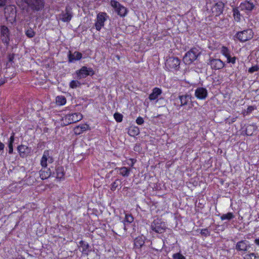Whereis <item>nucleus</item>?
<instances>
[{
    "label": "nucleus",
    "instance_id": "6ab92c4d",
    "mask_svg": "<svg viewBox=\"0 0 259 259\" xmlns=\"http://www.w3.org/2000/svg\"><path fill=\"white\" fill-rule=\"evenodd\" d=\"M67 56L69 63H72L76 61L80 60L82 58V54L77 51H75L73 53H72L71 52L69 51Z\"/></svg>",
    "mask_w": 259,
    "mask_h": 259
},
{
    "label": "nucleus",
    "instance_id": "69168bd1",
    "mask_svg": "<svg viewBox=\"0 0 259 259\" xmlns=\"http://www.w3.org/2000/svg\"><path fill=\"white\" fill-rule=\"evenodd\" d=\"M201 205H202V204H201V203H198V207H201V208H202V207H203V206H201Z\"/></svg>",
    "mask_w": 259,
    "mask_h": 259
},
{
    "label": "nucleus",
    "instance_id": "c85d7f7f",
    "mask_svg": "<svg viewBox=\"0 0 259 259\" xmlns=\"http://www.w3.org/2000/svg\"><path fill=\"white\" fill-rule=\"evenodd\" d=\"M139 134H140V130L137 126H135L133 128H130L128 131V134L131 136H133V137L138 136Z\"/></svg>",
    "mask_w": 259,
    "mask_h": 259
},
{
    "label": "nucleus",
    "instance_id": "13d9d810",
    "mask_svg": "<svg viewBox=\"0 0 259 259\" xmlns=\"http://www.w3.org/2000/svg\"><path fill=\"white\" fill-rule=\"evenodd\" d=\"M254 243L257 245V246H259V238H256L254 240Z\"/></svg>",
    "mask_w": 259,
    "mask_h": 259
},
{
    "label": "nucleus",
    "instance_id": "8fccbe9b",
    "mask_svg": "<svg viewBox=\"0 0 259 259\" xmlns=\"http://www.w3.org/2000/svg\"><path fill=\"white\" fill-rule=\"evenodd\" d=\"M14 57H15V54H9L8 55V60H9V62H10V63H12L13 62V60L14 59Z\"/></svg>",
    "mask_w": 259,
    "mask_h": 259
},
{
    "label": "nucleus",
    "instance_id": "7c9ffc66",
    "mask_svg": "<svg viewBox=\"0 0 259 259\" xmlns=\"http://www.w3.org/2000/svg\"><path fill=\"white\" fill-rule=\"evenodd\" d=\"M244 259H258L259 255L257 253L253 252L245 254L243 257Z\"/></svg>",
    "mask_w": 259,
    "mask_h": 259
},
{
    "label": "nucleus",
    "instance_id": "72a5a7b5",
    "mask_svg": "<svg viewBox=\"0 0 259 259\" xmlns=\"http://www.w3.org/2000/svg\"><path fill=\"white\" fill-rule=\"evenodd\" d=\"M120 12H121V13L119 14V16L121 17H125L128 12V10L126 8L124 7L121 5L120 6V8H119Z\"/></svg>",
    "mask_w": 259,
    "mask_h": 259
},
{
    "label": "nucleus",
    "instance_id": "412c9836",
    "mask_svg": "<svg viewBox=\"0 0 259 259\" xmlns=\"http://www.w3.org/2000/svg\"><path fill=\"white\" fill-rule=\"evenodd\" d=\"M115 170H116L117 172H119V174L124 177H127L129 176L131 168L128 167H126L125 166H123L121 167H116L115 168Z\"/></svg>",
    "mask_w": 259,
    "mask_h": 259
},
{
    "label": "nucleus",
    "instance_id": "58836bf2",
    "mask_svg": "<svg viewBox=\"0 0 259 259\" xmlns=\"http://www.w3.org/2000/svg\"><path fill=\"white\" fill-rule=\"evenodd\" d=\"M80 84V83L77 80H72L70 83V87L72 89H75L79 87Z\"/></svg>",
    "mask_w": 259,
    "mask_h": 259
},
{
    "label": "nucleus",
    "instance_id": "f8f14e48",
    "mask_svg": "<svg viewBox=\"0 0 259 259\" xmlns=\"http://www.w3.org/2000/svg\"><path fill=\"white\" fill-rule=\"evenodd\" d=\"M208 95V91L205 88L198 87L195 90V97L198 100H205Z\"/></svg>",
    "mask_w": 259,
    "mask_h": 259
},
{
    "label": "nucleus",
    "instance_id": "37998d69",
    "mask_svg": "<svg viewBox=\"0 0 259 259\" xmlns=\"http://www.w3.org/2000/svg\"><path fill=\"white\" fill-rule=\"evenodd\" d=\"M259 70V66L257 65L252 66L248 69V72L250 73H253L254 72Z\"/></svg>",
    "mask_w": 259,
    "mask_h": 259
},
{
    "label": "nucleus",
    "instance_id": "864d4df0",
    "mask_svg": "<svg viewBox=\"0 0 259 259\" xmlns=\"http://www.w3.org/2000/svg\"><path fill=\"white\" fill-rule=\"evenodd\" d=\"M6 0H0V7H3L6 5Z\"/></svg>",
    "mask_w": 259,
    "mask_h": 259
},
{
    "label": "nucleus",
    "instance_id": "f03ea898",
    "mask_svg": "<svg viewBox=\"0 0 259 259\" xmlns=\"http://www.w3.org/2000/svg\"><path fill=\"white\" fill-rule=\"evenodd\" d=\"M200 55L201 52L197 48L193 47L186 53L183 57V61L185 64L190 65L197 60Z\"/></svg>",
    "mask_w": 259,
    "mask_h": 259
},
{
    "label": "nucleus",
    "instance_id": "e2e57ef3",
    "mask_svg": "<svg viewBox=\"0 0 259 259\" xmlns=\"http://www.w3.org/2000/svg\"><path fill=\"white\" fill-rule=\"evenodd\" d=\"M162 114H158L156 117L157 118H160V116H162Z\"/></svg>",
    "mask_w": 259,
    "mask_h": 259
},
{
    "label": "nucleus",
    "instance_id": "cd10ccee",
    "mask_svg": "<svg viewBox=\"0 0 259 259\" xmlns=\"http://www.w3.org/2000/svg\"><path fill=\"white\" fill-rule=\"evenodd\" d=\"M232 11L234 20L237 22H239L241 20V14L238 8H234Z\"/></svg>",
    "mask_w": 259,
    "mask_h": 259
},
{
    "label": "nucleus",
    "instance_id": "603ef678",
    "mask_svg": "<svg viewBox=\"0 0 259 259\" xmlns=\"http://www.w3.org/2000/svg\"><path fill=\"white\" fill-rule=\"evenodd\" d=\"M129 160L131 161V163L130 164H129V165L131 167H133L135 163L137 162V160L136 159H134V158H130L129 159Z\"/></svg>",
    "mask_w": 259,
    "mask_h": 259
},
{
    "label": "nucleus",
    "instance_id": "0e129e2a",
    "mask_svg": "<svg viewBox=\"0 0 259 259\" xmlns=\"http://www.w3.org/2000/svg\"><path fill=\"white\" fill-rule=\"evenodd\" d=\"M236 118H233L231 120V123H233L235 121Z\"/></svg>",
    "mask_w": 259,
    "mask_h": 259
},
{
    "label": "nucleus",
    "instance_id": "79ce46f5",
    "mask_svg": "<svg viewBox=\"0 0 259 259\" xmlns=\"http://www.w3.org/2000/svg\"><path fill=\"white\" fill-rule=\"evenodd\" d=\"M227 62L228 63H231L232 64H234L236 63V61L237 59V58L236 57H232L231 56H229L228 58H227Z\"/></svg>",
    "mask_w": 259,
    "mask_h": 259
},
{
    "label": "nucleus",
    "instance_id": "bf43d9fd",
    "mask_svg": "<svg viewBox=\"0 0 259 259\" xmlns=\"http://www.w3.org/2000/svg\"><path fill=\"white\" fill-rule=\"evenodd\" d=\"M5 83V80L0 79V86Z\"/></svg>",
    "mask_w": 259,
    "mask_h": 259
},
{
    "label": "nucleus",
    "instance_id": "9b49d317",
    "mask_svg": "<svg viewBox=\"0 0 259 259\" xmlns=\"http://www.w3.org/2000/svg\"><path fill=\"white\" fill-rule=\"evenodd\" d=\"M109 16L105 12H100L97 16L96 22L95 23L96 29L100 31L102 27L104 26V23Z\"/></svg>",
    "mask_w": 259,
    "mask_h": 259
},
{
    "label": "nucleus",
    "instance_id": "09e8293b",
    "mask_svg": "<svg viewBox=\"0 0 259 259\" xmlns=\"http://www.w3.org/2000/svg\"><path fill=\"white\" fill-rule=\"evenodd\" d=\"M255 109H256V107H255L254 106H249L247 108L246 112L247 114H249V113H251V112L252 111H253L254 110H255Z\"/></svg>",
    "mask_w": 259,
    "mask_h": 259
},
{
    "label": "nucleus",
    "instance_id": "2eb2a0df",
    "mask_svg": "<svg viewBox=\"0 0 259 259\" xmlns=\"http://www.w3.org/2000/svg\"><path fill=\"white\" fill-rule=\"evenodd\" d=\"M1 34L2 40L6 46H8L10 41V32L8 27L5 25H2L1 27Z\"/></svg>",
    "mask_w": 259,
    "mask_h": 259
},
{
    "label": "nucleus",
    "instance_id": "3c124183",
    "mask_svg": "<svg viewBox=\"0 0 259 259\" xmlns=\"http://www.w3.org/2000/svg\"><path fill=\"white\" fill-rule=\"evenodd\" d=\"M8 147H9V153L10 154H12L13 153V144H8Z\"/></svg>",
    "mask_w": 259,
    "mask_h": 259
},
{
    "label": "nucleus",
    "instance_id": "a211bd4d",
    "mask_svg": "<svg viewBox=\"0 0 259 259\" xmlns=\"http://www.w3.org/2000/svg\"><path fill=\"white\" fill-rule=\"evenodd\" d=\"M162 93V91L161 89L154 88L153 89L152 93L149 95L148 98L151 101L156 100V102H157L158 99H161L159 97Z\"/></svg>",
    "mask_w": 259,
    "mask_h": 259
},
{
    "label": "nucleus",
    "instance_id": "20e7f679",
    "mask_svg": "<svg viewBox=\"0 0 259 259\" xmlns=\"http://www.w3.org/2000/svg\"><path fill=\"white\" fill-rule=\"evenodd\" d=\"M151 228L152 231L159 234L165 232L167 229L166 225L161 219H155L151 225Z\"/></svg>",
    "mask_w": 259,
    "mask_h": 259
},
{
    "label": "nucleus",
    "instance_id": "c9c22d12",
    "mask_svg": "<svg viewBox=\"0 0 259 259\" xmlns=\"http://www.w3.org/2000/svg\"><path fill=\"white\" fill-rule=\"evenodd\" d=\"M26 35L29 38H32L35 36V32L31 28H29L25 32Z\"/></svg>",
    "mask_w": 259,
    "mask_h": 259
},
{
    "label": "nucleus",
    "instance_id": "052dcab7",
    "mask_svg": "<svg viewBox=\"0 0 259 259\" xmlns=\"http://www.w3.org/2000/svg\"><path fill=\"white\" fill-rule=\"evenodd\" d=\"M61 20L62 21L65 22V15H63L62 16V18L61 19Z\"/></svg>",
    "mask_w": 259,
    "mask_h": 259
},
{
    "label": "nucleus",
    "instance_id": "dca6fc26",
    "mask_svg": "<svg viewBox=\"0 0 259 259\" xmlns=\"http://www.w3.org/2000/svg\"><path fill=\"white\" fill-rule=\"evenodd\" d=\"M78 247L80 248H81V250L82 255L88 256L90 252H91L92 250V248L91 246L89 244V243L83 240H81L79 242Z\"/></svg>",
    "mask_w": 259,
    "mask_h": 259
},
{
    "label": "nucleus",
    "instance_id": "393cba45",
    "mask_svg": "<svg viewBox=\"0 0 259 259\" xmlns=\"http://www.w3.org/2000/svg\"><path fill=\"white\" fill-rule=\"evenodd\" d=\"M49 152L45 151L40 160V164L42 168H46L47 166V161L48 160Z\"/></svg>",
    "mask_w": 259,
    "mask_h": 259
},
{
    "label": "nucleus",
    "instance_id": "e433bc0d",
    "mask_svg": "<svg viewBox=\"0 0 259 259\" xmlns=\"http://www.w3.org/2000/svg\"><path fill=\"white\" fill-rule=\"evenodd\" d=\"M114 117L117 122H120L122 121L123 115L121 113L116 112L114 114Z\"/></svg>",
    "mask_w": 259,
    "mask_h": 259
},
{
    "label": "nucleus",
    "instance_id": "2f4dec72",
    "mask_svg": "<svg viewBox=\"0 0 259 259\" xmlns=\"http://www.w3.org/2000/svg\"><path fill=\"white\" fill-rule=\"evenodd\" d=\"M134 217L131 214L126 213L125 214L124 219L123 220L122 222H125L128 224H133L134 222Z\"/></svg>",
    "mask_w": 259,
    "mask_h": 259
},
{
    "label": "nucleus",
    "instance_id": "4d7b16f0",
    "mask_svg": "<svg viewBox=\"0 0 259 259\" xmlns=\"http://www.w3.org/2000/svg\"><path fill=\"white\" fill-rule=\"evenodd\" d=\"M151 249L152 250H154L155 251H156L157 252H161L162 251V249H156V248H153V247H151Z\"/></svg>",
    "mask_w": 259,
    "mask_h": 259
},
{
    "label": "nucleus",
    "instance_id": "4be33fe9",
    "mask_svg": "<svg viewBox=\"0 0 259 259\" xmlns=\"http://www.w3.org/2000/svg\"><path fill=\"white\" fill-rule=\"evenodd\" d=\"M89 127V125L83 124L81 125L76 126L74 128V132L75 135H80L83 132L87 131Z\"/></svg>",
    "mask_w": 259,
    "mask_h": 259
},
{
    "label": "nucleus",
    "instance_id": "0eeeda50",
    "mask_svg": "<svg viewBox=\"0 0 259 259\" xmlns=\"http://www.w3.org/2000/svg\"><path fill=\"white\" fill-rule=\"evenodd\" d=\"M180 63L181 60L178 57L169 56L165 61V67L169 70L174 69L177 71L180 68Z\"/></svg>",
    "mask_w": 259,
    "mask_h": 259
},
{
    "label": "nucleus",
    "instance_id": "de8ad7c7",
    "mask_svg": "<svg viewBox=\"0 0 259 259\" xmlns=\"http://www.w3.org/2000/svg\"><path fill=\"white\" fill-rule=\"evenodd\" d=\"M14 136H15V133H12L11 134V136L9 140V141H8V144H13V143L14 142V140H15V137H14Z\"/></svg>",
    "mask_w": 259,
    "mask_h": 259
},
{
    "label": "nucleus",
    "instance_id": "49530a36",
    "mask_svg": "<svg viewBox=\"0 0 259 259\" xmlns=\"http://www.w3.org/2000/svg\"><path fill=\"white\" fill-rule=\"evenodd\" d=\"M136 123L139 124V125H142V124L144 123V119L141 117V116H139L136 120Z\"/></svg>",
    "mask_w": 259,
    "mask_h": 259
},
{
    "label": "nucleus",
    "instance_id": "473e14b6",
    "mask_svg": "<svg viewBox=\"0 0 259 259\" xmlns=\"http://www.w3.org/2000/svg\"><path fill=\"white\" fill-rule=\"evenodd\" d=\"M221 53L226 58H228V57H229V56L231 55L230 51L228 49V48L227 47H225V46L222 47V48L221 49Z\"/></svg>",
    "mask_w": 259,
    "mask_h": 259
},
{
    "label": "nucleus",
    "instance_id": "c756f323",
    "mask_svg": "<svg viewBox=\"0 0 259 259\" xmlns=\"http://www.w3.org/2000/svg\"><path fill=\"white\" fill-rule=\"evenodd\" d=\"M121 180L117 179L115 181L111 184L110 189L112 191H114L118 186L121 185Z\"/></svg>",
    "mask_w": 259,
    "mask_h": 259
},
{
    "label": "nucleus",
    "instance_id": "f704fd0d",
    "mask_svg": "<svg viewBox=\"0 0 259 259\" xmlns=\"http://www.w3.org/2000/svg\"><path fill=\"white\" fill-rule=\"evenodd\" d=\"M56 103L59 105L65 104V97L63 96H57L56 99Z\"/></svg>",
    "mask_w": 259,
    "mask_h": 259
},
{
    "label": "nucleus",
    "instance_id": "aec40b11",
    "mask_svg": "<svg viewBox=\"0 0 259 259\" xmlns=\"http://www.w3.org/2000/svg\"><path fill=\"white\" fill-rule=\"evenodd\" d=\"M254 7L255 6L253 3L248 1H245L244 2L241 3L239 6L241 10L249 12L251 11Z\"/></svg>",
    "mask_w": 259,
    "mask_h": 259
},
{
    "label": "nucleus",
    "instance_id": "a878e982",
    "mask_svg": "<svg viewBox=\"0 0 259 259\" xmlns=\"http://www.w3.org/2000/svg\"><path fill=\"white\" fill-rule=\"evenodd\" d=\"M235 215L233 212H228L227 213L223 214L221 216V219L222 221L227 220L228 221H231L235 218Z\"/></svg>",
    "mask_w": 259,
    "mask_h": 259
},
{
    "label": "nucleus",
    "instance_id": "1a4fd4ad",
    "mask_svg": "<svg viewBox=\"0 0 259 259\" xmlns=\"http://www.w3.org/2000/svg\"><path fill=\"white\" fill-rule=\"evenodd\" d=\"M178 98L181 102V107L188 106L189 108H191L194 106V102L192 101L193 97L191 94L179 95Z\"/></svg>",
    "mask_w": 259,
    "mask_h": 259
},
{
    "label": "nucleus",
    "instance_id": "774afa93",
    "mask_svg": "<svg viewBox=\"0 0 259 259\" xmlns=\"http://www.w3.org/2000/svg\"><path fill=\"white\" fill-rule=\"evenodd\" d=\"M61 121H63V118L62 117L61 119H60Z\"/></svg>",
    "mask_w": 259,
    "mask_h": 259
},
{
    "label": "nucleus",
    "instance_id": "c03bdc74",
    "mask_svg": "<svg viewBox=\"0 0 259 259\" xmlns=\"http://www.w3.org/2000/svg\"><path fill=\"white\" fill-rule=\"evenodd\" d=\"M134 150L135 152L140 153L142 151V147L141 146V144L140 143L136 144L134 147Z\"/></svg>",
    "mask_w": 259,
    "mask_h": 259
},
{
    "label": "nucleus",
    "instance_id": "bb28decb",
    "mask_svg": "<svg viewBox=\"0 0 259 259\" xmlns=\"http://www.w3.org/2000/svg\"><path fill=\"white\" fill-rule=\"evenodd\" d=\"M64 172L62 167H58L56 168V178L60 180L64 179Z\"/></svg>",
    "mask_w": 259,
    "mask_h": 259
},
{
    "label": "nucleus",
    "instance_id": "5fc2aeb1",
    "mask_svg": "<svg viewBox=\"0 0 259 259\" xmlns=\"http://www.w3.org/2000/svg\"><path fill=\"white\" fill-rule=\"evenodd\" d=\"M5 148V145L0 142V150H3Z\"/></svg>",
    "mask_w": 259,
    "mask_h": 259
},
{
    "label": "nucleus",
    "instance_id": "f257e3e1",
    "mask_svg": "<svg viewBox=\"0 0 259 259\" xmlns=\"http://www.w3.org/2000/svg\"><path fill=\"white\" fill-rule=\"evenodd\" d=\"M224 7L225 3L222 1H219L218 3H212L211 0H206V11H209V12L212 16H220L223 13Z\"/></svg>",
    "mask_w": 259,
    "mask_h": 259
},
{
    "label": "nucleus",
    "instance_id": "6e6552de",
    "mask_svg": "<svg viewBox=\"0 0 259 259\" xmlns=\"http://www.w3.org/2000/svg\"><path fill=\"white\" fill-rule=\"evenodd\" d=\"M251 244L249 241L244 239L238 241L235 246V249L240 252L241 254L249 252V248L251 247Z\"/></svg>",
    "mask_w": 259,
    "mask_h": 259
},
{
    "label": "nucleus",
    "instance_id": "680f3d73",
    "mask_svg": "<svg viewBox=\"0 0 259 259\" xmlns=\"http://www.w3.org/2000/svg\"><path fill=\"white\" fill-rule=\"evenodd\" d=\"M162 108H163L166 111V112H168V109L167 108L165 107L164 106H161Z\"/></svg>",
    "mask_w": 259,
    "mask_h": 259
},
{
    "label": "nucleus",
    "instance_id": "f3484780",
    "mask_svg": "<svg viewBox=\"0 0 259 259\" xmlns=\"http://www.w3.org/2000/svg\"><path fill=\"white\" fill-rule=\"evenodd\" d=\"M19 155L22 158L26 157L30 153L31 149L25 145H21L17 147Z\"/></svg>",
    "mask_w": 259,
    "mask_h": 259
},
{
    "label": "nucleus",
    "instance_id": "6e6d98bb",
    "mask_svg": "<svg viewBox=\"0 0 259 259\" xmlns=\"http://www.w3.org/2000/svg\"><path fill=\"white\" fill-rule=\"evenodd\" d=\"M69 252H70V254H68V256H72L74 254L73 252L71 250H69ZM66 259H71V258L69 257H66Z\"/></svg>",
    "mask_w": 259,
    "mask_h": 259
},
{
    "label": "nucleus",
    "instance_id": "ddd939ff",
    "mask_svg": "<svg viewBox=\"0 0 259 259\" xmlns=\"http://www.w3.org/2000/svg\"><path fill=\"white\" fill-rule=\"evenodd\" d=\"M208 64L210 65L212 69L219 70L222 69L225 66V63L219 59H214L210 58Z\"/></svg>",
    "mask_w": 259,
    "mask_h": 259
},
{
    "label": "nucleus",
    "instance_id": "423d86ee",
    "mask_svg": "<svg viewBox=\"0 0 259 259\" xmlns=\"http://www.w3.org/2000/svg\"><path fill=\"white\" fill-rule=\"evenodd\" d=\"M147 237L143 235L138 236L134 240V249L136 252L140 254L142 253V249L146 246L145 241Z\"/></svg>",
    "mask_w": 259,
    "mask_h": 259
},
{
    "label": "nucleus",
    "instance_id": "7ed1b4c3",
    "mask_svg": "<svg viewBox=\"0 0 259 259\" xmlns=\"http://www.w3.org/2000/svg\"><path fill=\"white\" fill-rule=\"evenodd\" d=\"M27 5L28 9L33 12H38L43 9L45 6V0H23Z\"/></svg>",
    "mask_w": 259,
    "mask_h": 259
},
{
    "label": "nucleus",
    "instance_id": "ea45409f",
    "mask_svg": "<svg viewBox=\"0 0 259 259\" xmlns=\"http://www.w3.org/2000/svg\"><path fill=\"white\" fill-rule=\"evenodd\" d=\"M173 259H186L185 256H184L181 252V251L174 253L172 255Z\"/></svg>",
    "mask_w": 259,
    "mask_h": 259
},
{
    "label": "nucleus",
    "instance_id": "a19ab883",
    "mask_svg": "<svg viewBox=\"0 0 259 259\" xmlns=\"http://www.w3.org/2000/svg\"><path fill=\"white\" fill-rule=\"evenodd\" d=\"M123 223V229L125 232H126L130 228L133 227V224L132 223H126L125 222H122Z\"/></svg>",
    "mask_w": 259,
    "mask_h": 259
},
{
    "label": "nucleus",
    "instance_id": "338daca9",
    "mask_svg": "<svg viewBox=\"0 0 259 259\" xmlns=\"http://www.w3.org/2000/svg\"><path fill=\"white\" fill-rule=\"evenodd\" d=\"M73 243L75 245V246H76V244L74 242H73Z\"/></svg>",
    "mask_w": 259,
    "mask_h": 259
},
{
    "label": "nucleus",
    "instance_id": "a18cd8bd",
    "mask_svg": "<svg viewBox=\"0 0 259 259\" xmlns=\"http://www.w3.org/2000/svg\"><path fill=\"white\" fill-rule=\"evenodd\" d=\"M72 17V15L69 13L67 8H66V22L69 21L71 20Z\"/></svg>",
    "mask_w": 259,
    "mask_h": 259
},
{
    "label": "nucleus",
    "instance_id": "5701e85b",
    "mask_svg": "<svg viewBox=\"0 0 259 259\" xmlns=\"http://www.w3.org/2000/svg\"><path fill=\"white\" fill-rule=\"evenodd\" d=\"M40 177L42 180L48 179L51 176V171L50 169H47L46 170L42 168L39 171Z\"/></svg>",
    "mask_w": 259,
    "mask_h": 259
},
{
    "label": "nucleus",
    "instance_id": "39448f33",
    "mask_svg": "<svg viewBox=\"0 0 259 259\" xmlns=\"http://www.w3.org/2000/svg\"><path fill=\"white\" fill-rule=\"evenodd\" d=\"M254 33L251 29H247L236 33L235 37L240 42H245L252 39Z\"/></svg>",
    "mask_w": 259,
    "mask_h": 259
},
{
    "label": "nucleus",
    "instance_id": "4c0bfd02",
    "mask_svg": "<svg viewBox=\"0 0 259 259\" xmlns=\"http://www.w3.org/2000/svg\"><path fill=\"white\" fill-rule=\"evenodd\" d=\"M200 234L201 235V236L206 237L210 236V232L208 230L207 228H205L201 230Z\"/></svg>",
    "mask_w": 259,
    "mask_h": 259
},
{
    "label": "nucleus",
    "instance_id": "9d476101",
    "mask_svg": "<svg viewBox=\"0 0 259 259\" xmlns=\"http://www.w3.org/2000/svg\"><path fill=\"white\" fill-rule=\"evenodd\" d=\"M77 78L78 79L84 78L88 76H93L95 72L92 68H88L86 66L82 67L79 70L76 71Z\"/></svg>",
    "mask_w": 259,
    "mask_h": 259
},
{
    "label": "nucleus",
    "instance_id": "4468645a",
    "mask_svg": "<svg viewBox=\"0 0 259 259\" xmlns=\"http://www.w3.org/2000/svg\"><path fill=\"white\" fill-rule=\"evenodd\" d=\"M82 115L79 113H75L66 115V126L80 120L82 119Z\"/></svg>",
    "mask_w": 259,
    "mask_h": 259
},
{
    "label": "nucleus",
    "instance_id": "b1692460",
    "mask_svg": "<svg viewBox=\"0 0 259 259\" xmlns=\"http://www.w3.org/2000/svg\"><path fill=\"white\" fill-rule=\"evenodd\" d=\"M110 5L114 8V11L119 16V14L121 13L119 8H120L121 4L115 0H111L110 2Z\"/></svg>",
    "mask_w": 259,
    "mask_h": 259
}]
</instances>
